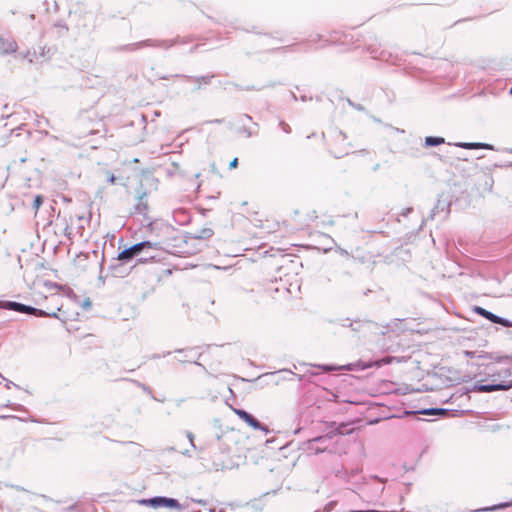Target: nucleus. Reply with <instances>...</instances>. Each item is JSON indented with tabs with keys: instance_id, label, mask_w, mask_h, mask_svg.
<instances>
[{
	"instance_id": "20",
	"label": "nucleus",
	"mask_w": 512,
	"mask_h": 512,
	"mask_svg": "<svg viewBox=\"0 0 512 512\" xmlns=\"http://www.w3.org/2000/svg\"><path fill=\"white\" fill-rule=\"evenodd\" d=\"M382 361H383L384 363H390V362H391L390 358L383 359Z\"/></svg>"
},
{
	"instance_id": "4",
	"label": "nucleus",
	"mask_w": 512,
	"mask_h": 512,
	"mask_svg": "<svg viewBox=\"0 0 512 512\" xmlns=\"http://www.w3.org/2000/svg\"><path fill=\"white\" fill-rule=\"evenodd\" d=\"M138 505L149 506L154 509L158 508H170V509H181V505L176 499L167 497H154L150 499H139L136 501Z\"/></svg>"
},
{
	"instance_id": "16",
	"label": "nucleus",
	"mask_w": 512,
	"mask_h": 512,
	"mask_svg": "<svg viewBox=\"0 0 512 512\" xmlns=\"http://www.w3.org/2000/svg\"><path fill=\"white\" fill-rule=\"evenodd\" d=\"M238 166V158H234L230 163H229V169H235L237 168Z\"/></svg>"
},
{
	"instance_id": "11",
	"label": "nucleus",
	"mask_w": 512,
	"mask_h": 512,
	"mask_svg": "<svg viewBox=\"0 0 512 512\" xmlns=\"http://www.w3.org/2000/svg\"><path fill=\"white\" fill-rule=\"evenodd\" d=\"M17 50V44L13 41H5L2 37H0V52L7 54L13 53Z\"/></svg>"
},
{
	"instance_id": "7",
	"label": "nucleus",
	"mask_w": 512,
	"mask_h": 512,
	"mask_svg": "<svg viewBox=\"0 0 512 512\" xmlns=\"http://www.w3.org/2000/svg\"><path fill=\"white\" fill-rule=\"evenodd\" d=\"M233 412L241 419L243 420L244 422H246L250 427L254 428V429H259L260 428V423L259 421H257L252 415H250L249 413H247L246 411L244 410H241V409H237V408H233Z\"/></svg>"
},
{
	"instance_id": "19",
	"label": "nucleus",
	"mask_w": 512,
	"mask_h": 512,
	"mask_svg": "<svg viewBox=\"0 0 512 512\" xmlns=\"http://www.w3.org/2000/svg\"><path fill=\"white\" fill-rule=\"evenodd\" d=\"M110 182H111V183H114V182H115V177H114V175H111V177H110Z\"/></svg>"
},
{
	"instance_id": "15",
	"label": "nucleus",
	"mask_w": 512,
	"mask_h": 512,
	"mask_svg": "<svg viewBox=\"0 0 512 512\" xmlns=\"http://www.w3.org/2000/svg\"><path fill=\"white\" fill-rule=\"evenodd\" d=\"M343 427H344V425H340V426L336 427L334 430H331L329 432V435L332 436V435H336V434H343V431H342Z\"/></svg>"
},
{
	"instance_id": "5",
	"label": "nucleus",
	"mask_w": 512,
	"mask_h": 512,
	"mask_svg": "<svg viewBox=\"0 0 512 512\" xmlns=\"http://www.w3.org/2000/svg\"><path fill=\"white\" fill-rule=\"evenodd\" d=\"M159 244L150 241L137 243L118 254V260H130L145 249H158Z\"/></svg>"
},
{
	"instance_id": "14",
	"label": "nucleus",
	"mask_w": 512,
	"mask_h": 512,
	"mask_svg": "<svg viewBox=\"0 0 512 512\" xmlns=\"http://www.w3.org/2000/svg\"><path fill=\"white\" fill-rule=\"evenodd\" d=\"M42 204L43 197L41 195H36L33 201V208L35 209V211H38Z\"/></svg>"
},
{
	"instance_id": "9",
	"label": "nucleus",
	"mask_w": 512,
	"mask_h": 512,
	"mask_svg": "<svg viewBox=\"0 0 512 512\" xmlns=\"http://www.w3.org/2000/svg\"><path fill=\"white\" fill-rule=\"evenodd\" d=\"M281 222L277 219L275 216H271L267 218L264 223L262 224V227L266 229L269 233L278 232L281 230Z\"/></svg>"
},
{
	"instance_id": "1",
	"label": "nucleus",
	"mask_w": 512,
	"mask_h": 512,
	"mask_svg": "<svg viewBox=\"0 0 512 512\" xmlns=\"http://www.w3.org/2000/svg\"><path fill=\"white\" fill-rule=\"evenodd\" d=\"M327 223L332 224V221H325L314 208L304 206L294 210L282 224L285 228L292 225L295 229H307L310 227H323Z\"/></svg>"
},
{
	"instance_id": "12",
	"label": "nucleus",
	"mask_w": 512,
	"mask_h": 512,
	"mask_svg": "<svg viewBox=\"0 0 512 512\" xmlns=\"http://www.w3.org/2000/svg\"><path fill=\"white\" fill-rule=\"evenodd\" d=\"M455 145L464 149H492L491 145L485 143L460 142Z\"/></svg>"
},
{
	"instance_id": "10",
	"label": "nucleus",
	"mask_w": 512,
	"mask_h": 512,
	"mask_svg": "<svg viewBox=\"0 0 512 512\" xmlns=\"http://www.w3.org/2000/svg\"><path fill=\"white\" fill-rule=\"evenodd\" d=\"M511 387H512L511 384H486V385H481L479 387V391L493 392V391H499V390H508Z\"/></svg>"
},
{
	"instance_id": "18",
	"label": "nucleus",
	"mask_w": 512,
	"mask_h": 512,
	"mask_svg": "<svg viewBox=\"0 0 512 512\" xmlns=\"http://www.w3.org/2000/svg\"><path fill=\"white\" fill-rule=\"evenodd\" d=\"M505 506H506L505 504H502V505L495 506V507L491 508V510L496 509V508H502V507H505Z\"/></svg>"
},
{
	"instance_id": "2",
	"label": "nucleus",
	"mask_w": 512,
	"mask_h": 512,
	"mask_svg": "<svg viewBox=\"0 0 512 512\" xmlns=\"http://www.w3.org/2000/svg\"><path fill=\"white\" fill-rule=\"evenodd\" d=\"M326 143L329 152L336 158L346 155L350 148V143L347 140L346 134L337 129L329 132Z\"/></svg>"
},
{
	"instance_id": "3",
	"label": "nucleus",
	"mask_w": 512,
	"mask_h": 512,
	"mask_svg": "<svg viewBox=\"0 0 512 512\" xmlns=\"http://www.w3.org/2000/svg\"><path fill=\"white\" fill-rule=\"evenodd\" d=\"M287 298L285 289L278 288L274 282L268 283L262 290L260 301L267 306L281 305Z\"/></svg>"
},
{
	"instance_id": "17",
	"label": "nucleus",
	"mask_w": 512,
	"mask_h": 512,
	"mask_svg": "<svg viewBox=\"0 0 512 512\" xmlns=\"http://www.w3.org/2000/svg\"><path fill=\"white\" fill-rule=\"evenodd\" d=\"M422 413L426 414V415H434V414L437 413V410L436 409H429V410H424Z\"/></svg>"
},
{
	"instance_id": "6",
	"label": "nucleus",
	"mask_w": 512,
	"mask_h": 512,
	"mask_svg": "<svg viewBox=\"0 0 512 512\" xmlns=\"http://www.w3.org/2000/svg\"><path fill=\"white\" fill-rule=\"evenodd\" d=\"M8 306L10 309L20 312V313L32 314V315H36V316H54V317L57 316L55 313L49 314L42 310L36 309L31 306H26L24 304H20L17 302H9Z\"/></svg>"
},
{
	"instance_id": "21",
	"label": "nucleus",
	"mask_w": 512,
	"mask_h": 512,
	"mask_svg": "<svg viewBox=\"0 0 512 512\" xmlns=\"http://www.w3.org/2000/svg\"><path fill=\"white\" fill-rule=\"evenodd\" d=\"M510 94H512V86H511V89H510Z\"/></svg>"
},
{
	"instance_id": "8",
	"label": "nucleus",
	"mask_w": 512,
	"mask_h": 512,
	"mask_svg": "<svg viewBox=\"0 0 512 512\" xmlns=\"http://www.w3.org/2000/svg\"><path fill=\"white\" fill-rule=\"evenodd\" d=\"M476 312L480 314L481 316L485 317L486 319L490 320L493 323L501 324L505 327L510 326L509 322L503 318L498 317L497 315L485 310L484 308L477 307Z\"/></svg>"
},
{
	"instance_id": "13",
	"label": "nucleus",
	"mask_w": 512,
	"mask_h": 512,
	"mask_svg": "<svg viewBox=\"0 0 512 512\" xmlns=\"http://www.w3.org/2000/svg\"><path fill=\"white\" fill-rule=\"evenodd\" d=\"M442 143H444V138H442V137H431L430 136L425 139V144L427 146H437Z\"/></svg>"
}]
</instances>
